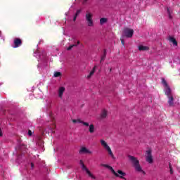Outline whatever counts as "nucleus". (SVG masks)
Returning <instances> with one entry per match:
<instances>
[{
    "label": "nucleus",
    "mask_w": 180,
    "mask_h": 180,
    "mask_svg": "<svg viewBox=\"0 0 180 180\" xmlns=\"http://www.w3.org/2000/svg\"><path fill=\"white\" fill-rule=\"evenodd\" d=\"M18 148H19V150H22L23 149V146H20Z\"/></svg>",
    "instance_id": "e433bc0d"
},
{
    "label": "nucleus",
    "mask_w": 180,
    "mask_h": 180,
    "mask_svg": "<svg viewBox=\"0 0 180 180\" xmlns=\"http://www.w3.org/2000/svg\"><path fill=\"white\" fill-rule=\"evenodd\" d=\"M100 142L101 143V146H103V147H104L105 150H107V148H109V146H108V143L104 140H101Z\"/></svg>",
    "instance_id": "dca6fc26"
},
{
    "label": "nucleus",
    "mask_w": 180,
    "mask_h": 180,
    "mask_svg": "<svg viewBox=\"0 0 180 180\" xmlns=\"http://www.w3.org/2000/svg\"><path fill=\"white\" fill-rule=\"evenodd\" d=\"M170 174H174V171L172 170V168L170 169Z\"/></svg>",
    "instance_id": "473e14b6"
},
{
    "label": "nucleus",
    "mask_w": 180,
    "mask_h": 180,
    "mask_svg": "<svg viewBox=\"0 0 180 180\" xmlns=\"http://www.w3.org/2000/svg\"><path fill=\"white\" fill-rule=\"evenodd\" d=\"M108 22V18H102L100 19V25H105Z\"/></svg>",
    "instance_id": "aec40b11"
},
{
    "label": "nucleus",
    "mask_w": 180,
    "mask_h": 180,
    "mask_svg": "<svg viewBox=\"0 0 180 180\" xmlns=\"http://www.w3.org/2000/svg\"><path fill=\"white\" fill-rule=\"evenodd\" d=\"M58 91H65V87L64 86H60L58 89Z\"/></svg>",
    "instance_id": "cd10ccee"
},
{
    "label": "nucleus",
    "mask_w": 180,
    "mask_h": 180,
    "mask_svg": "<svg viewBox=\"0 0 180 180\" xmlns=\"http://www.w3.org/2000/svg\"><path fill=\"white\" fill-rule=\"evenodd\" d=\"M92 14L89 12L86 13V20L87 22V25L89 27H92L94 26V20H92Z\"/></svg>",
    "instance_id": "20e7f679"
},
{
    "label": "nucleus",
    "mask_w": 180,
    "mask_h": 180,
    "mask_svg": "<svg viewBox=\"0 0 180 180\" xmlns=\"http://www.w3.org/2000/svg\"><path fill=\"white\" fill-rule=\"evenodd\" d=\"M146 161L147 162H148L149 164H153V155H151V150H148L146 151Z\"/></svg>",
    "instance_id": "423d86ee"
},
{
    "label": "nucleus",
    "mask_w": 180,
    "mask_h": 180,
    "mask_svg": "<svg viewBox=\"0 0 180 180\" xmlns=\"http://www.w3.org/2000/svg\"><path fill=\"white\" fill-rule=\"evenodd\" d=\"M101 167H104L105 168H108V169H110V171H111V172H112V174H114V175H115V176H117V177L120 176V178H122V179L126 180V178L123 177V176H126V173L123 172V171L118 170L117 173H116L115 169H113V167H110V165H105V164H101ZM120 175H122V176H120Z\"/></svg>",
    "instance_id": "f03ea898"
},
{
    "label": "nucleus",
    "mask_w": 180,
    "mask_h": 180,
    "mask_svg": "<svg viewBox=\"0 0 180 180\" xmlns=\"http://www.w3.org/2000/svg\"><path fill=\"white\" fill-rule=\"evenodd\" d=\"M107 116H108V111H106V110H103L101 115V119H106Z\"/></svg>",
    "instance_id": "f8f14e48"
},
{
    "label": "nucleus",
    "mask_w": 180,
    "mask_h": 180,
    "mask_svg": "<svg viewBox=\"0 0 180 180\" xmlns=\"http://www.w3.org/2000/svg\"><path fill=\"white\" fill-rule=\"evenodd\" d=\"M53 127H49V130H51V133H56V131H54V129H56V125H53Z\"/></svg>",
    "instance_id": "393cba45"
},
{
    "label": "nucleus",
    "mask_w": 180,
    "mask_h": 180,
    "mask_svg": "<svg viewBox=\"0 0 180 180\" xmlns=\"http://www.w3.org/2000/svg\"><path fill=\"white\" fill-rule=\"evenodd\" d=\"M169 169H170L171 168H172V165H171V163H169Z\"/></svg>",
    "instance_id": "f704fd0d"
},
{
    "label": "nucleus",
    "mask_w": 180,
    "mask_h": 180,
    "mask_svg": "<svg viewBox=\"0 0 180 180\" xmlns=\"http://www.w3.org/2000/svg\"><path fill=\"white\" fill-rule=\"evenodd\" d=\"M162 84L163 85V86H165L166 91H171V88H169V86L168 85V83L167 82V80H165V79L162 78Z\"/></svg>",
    "instance_id": "1a4fd4ad"
},
{
    "label": "nucleus",
    "mask_w": 180,
    "mask_h": 180,
    "mask_svg": "<svg viewBox=\"0 0 180 180\" xmlns=\"http://www.w3.org/2000/svg\"><path fill=\"white\" fill-rule=\"evenodd\" d=\"M79 13H81V10H77L76 11V13L75 14V16L77 17L78 18V15H79Z\"/></svg>",
    "instance_id": "bb28decb"
},
{
    "label": "nucleus",
    "mask_w": 180,
    "mask_h": 180,
    "mask_svg": "<svg viewBox=\"0 0 180 180\" xmlns=\"http://www.w3.org/2000/svg\"><path fill=\"white\" fill-rule=\"evenodd\" d=\"M105 58H106V49L103 50V55L101 56V59L100 60V63H102L103 61H105Z\"/></svg>",
    "instance_id": "f3484780"
},
{
    "label": "nucleus",
    "mask_w": 180,
    "mask_h": 180,
    "mask_svg": "<svg viewBox=\"0 0 180 180\" xmlns=\"http://www.w3.org/2000/svg\"><path fill=\"white\" fill-rule=\"evenodd\" d=\"M32 131H31V130H29V131H28V135L32 136Z\"/></svg>",
    "instance_id": "7c9ffc66"
},
{
    "label": "nucleus",
    "mask_w": 180,
    "mask_h": 180,
    "mask_svg": "<svg viewBox=\"0 0 180 180\" xmlns=\"http://www.w3.org/2000/svg\"><path fill=\"white\" fill-rule=\"evenodd\" d=\"M110 72H112V68H110Z\"/></svg>",
    "instance_id": "4c0bfd02"
},
{
    "label": "nucleus",
    "mask_w": 180,
    "mask_h": 180,
    "mask_svg": "<svg viewBox=\"0 0 180 180\" xmlns=\"http://www.w3.org/2000/svg\"><path fill=\"white\" fill-rule=\"evenodd\" d=\"M148 50H150V47H148V46H143V45H140L139 46V51H148Z\"/></svg>",
    "instance_id": "9b49d317"
},
{
    "label": "nucleus",
    "mask_w": 180,
    "mask_h": 180,
    "mask_svg": "<svg viewBox=\"0 0 180 180\" xmlns=\"http://www.w3.org/2000/svg\"><path fill=\"white\" fill-rule=\"evenodd\" d=\"M79 153V154H92V151L89 150L86 147H82Z\"/></svg>",
    "instance_id": "6e6552de"
},
{
    "label": "nucleus",
    "mask_w": 180,
    "mask_h": 180,
    "mask_svg": "<svg viewBox=\"0 0 180 180\" xmlns=\"http://www.w3.org/2000/svg\"><path fill=\"white\" fill-rule=\"evenodd\" d=\"M86 172V174H88L89 176L92 178V179H96V177H95V176H94V174H92V173H91V172L89 170Z\"/></svg>",
    "instance_id": "412c9836"
},
{
    "label": "nucleus",
    "mask_w": 180,
    "mask_h": 180,
    "mask_svg": "<svg viewBox=\"0 0 180 180\" xmlns=\"http://www.w3.org/2000/svg\"><path fill=\"white\" fill-rule=\"evenodd\" d=\"M2 136H3L2 130H1V128H0V137H2Z\"/></svg>",
    "instance_id": "2f4dec72"
},
{
    "label": "nucleus",
    "mask_w": 180,
    "mask_h": 180,
    "mask_svg": "<svg viewBox=\"0 0 180 180\" xmlns=\"http://www.w3.org/2000/svg\"><path fill=\"white\" fill-rule=\"evenodd\" d=\"M120 41H121L122 46H124V39H123V38H120Z\"/></svg>",
    "instance_id": "c85d7f7f"
},
{
    "label": "nucleus",
    "mask_w": 180,
    "mask_h": 180,
    "mask_svg": "<svg viewBox=\"0 0 180 180\" xmlns=\"http://www.w3.org/2000/svg\"><path fill=\"white\" fill-rule=\"evenodd\" d=\"M96 70V66H94L92 70L90 72L89 75L87 76V79H89L92 75L95 74V71Z\"/></svg>",
    "instance_id": "ddd939ff"
},
{
    "label": "nucleus",
    "mask_w": 180,
    "mask_h": 180,
    "mask_svg": "<svg viewBox=\"0 0 180 180\" xmlns=\"http://www.w3.org/2000/svg\"><path fill=\"white\" fill-rule=\"evenodd\" d=\"M165 94L167 95L168 98V103L169 106H174V96H172V93L171 91H167L165 92Z\"/></svg>",
    "instance_id": "39448f33"
},
{
    "label": "nucleus",
    "mask_w": 180,
    "mask_h": 180,
    "mask_svg": "<svg viewBox=\"0 0 180 180\" xmlns=\"http://www.w3.org/2000/svg\"><path fill=\"white\" fill-rule=\"evenodd\" d=\"M167 13L169 15V18L172 19V15H171V11H169V8H167Z\"/></svg>",
    "instance_id": "a878e982"
},
{
    "label": "nucleus",
    "mask_w": 180,
    "mask_h": 180,
    "mask_svg": "<svg viewBox=\"0 0 180 180\" xmlns=\"http://www.w3.org/2000/svg\"><path fill=\"white\" fill-rule=\"evenodd\" d=\"M89 131L91 134L93 133H95V126H94V124H90V125L89 124Z\"/></svg>",
    "instance_id": "4468645a"
},
{
    "label": "nucleus",
    "mask_w": 180,
    "mask_h": 180,
    "mask_svg": "<svg viewBox=\"0 0 180 180\" xmlns=\"http://www.w3.org/2000/svg\"><path fill=\"white\" fill-rule=\"evenodd\" d=\"M34 167V165L33 163H31V167L32 169H33Z\"/></svg>",
    "instance_id": "c9c22d12"
},
{
    "label": "nucleus",
    "mask_w": 180,
    "mask_h": 180,
    "mask_svg": "<svg viewBox=\"0 0 180 180\" xmlns=\"http://www.w3.org/2000/svg\"><path fill=\"white\" fill-rule=\"evenodd\" d=\"M79 164H80V165H82H82H84V162H82V160H80Z\"/></svg>",
    "instance_id": "72a5a7b5"
},
{
    "label": "nucleus",
    "mask_w": 180,
    "mask_h": 180,
    "mask_svg": "<svg viewBox=\"0 0 180 180\" xmlns=\"http://www.w3.org/2000/svg\"><path fill=\"white\" fill-rule=\"evenodd\" d=\"M128 158H129V160L133 164V166L136 172H139L140 174L146 175V172H144L143 169L141 168V166H140V162L139 161V160H137V158L131 155H128Z\"/></svg>",
    "instance_id": "f257e3e1"
},
{
    "label": "nucleus",
    "mask_w": 180,
    "mask_h": 180,
    "mask_svg": "<svg viewBox=\"0 0 180 180\" xmlns=\"http://www.w3.org/2000/svg\"><path fill=\"white\" fill-rule=\"evenodd\" d=\"M78 44H79V41H77V44H72V45L69 46V47H68L67 50L68 51H70V50H72L73 49V47H77L78 46Z\"/></svg>",
    "instance_id": "6ab92c4d"
},
{
    "label": "nucleus",
    "mask_w": 180,
    "mask_h": 180,
    "mask_svg": "<svg viewBox=\"0 0 180 180\" xmlns=\"http://www.w3.org/2000/svg\"><path fill=\"white\" fill-rule=\"evenodd\" d=\"M169 40V41L173 43L174 46H178V41H176V39H175V38L170 37Z\"/></svg>",
    "instance_id": "2eb2a0df"
},
{
    "label": "nucleus",
    "mask_w": 180,
    "mask_h": 180,
    "mask_svg": "<svg viewBox=\"0 0 180 180\" xmlns=\"http://www.w3.org/2000/svg\"><path fill=\"white\" fill-rule=\"evenodd\" d=\"M53 75H54L55 78H57L58 77H61V72H55Z\"/></svg>",
    "instance_id": "4be33fe9"
},
{
    "label": "nucleus",
    "mask_w": 180,
    "mask_h": 180,
    "mask_svg": "<svg viewBox=\"0 0 180 180\" xmlns=\"http://www.w3.org/2000/svg\"><path fill=\"white\" fill-rule=\"evenodd\" d=\"M72 122L73 123H82V124H84V126H86V127H88V126H89V123L85 122L84 121H81L80 120H72Z\"/></svg>",
    "instance_id": "9d476101"
},
{
    "label": "nucleus",
    "mask_w": 180,
    "mask_h": 180,
    "mask_svg": "<svg viewBox=\"0 0 180 180\" xmlns=\"http://www.w3.org/2000/svg\"><path fill=\"white\" fill-rule=\"evenodd\" d=\"M133 34H134V30L130 29L129 27L124 28L122 31V37H127L128 39H130L133 37Z\"/></svg>",
    "instance_id": "7ed1b4c3"
},
{
    "label": "nucleus",
    "mask_w": 180,
    "mask_h": 180,
    "mask_svg": "<svg viewBox=\"0 0 180 180\" xmlns=\"http://www.w3.org/2000/svg\"><path fill=\"white\" fill-rule=\"evenodd\" d=\"M85 2L88 1V0H84Z\"/></svg>",
    "instance_id": "58836bf2"
},
{
    "label": "nucleus",
    "mask_w": 180,
    "mask_h": 180,
    "mask_svg": "<svg viewBox=\"0 0 180 180\" xmlns=\"http://www.w3.org/2000/svg\"><path fill=\"white\" fill-rule=\"evenodd\" d=\"M14 49H18V47H20L22 46V39L20 38H15L14 39Z\"/></svg>",
    "instance_id": "0eeeda50"
},
{
    "label": "nucleus",
    "mask_w": 180,
    "mask_h": 180,
    "mask_svg": "<svg viewBox=\"0 0 180 180\" xmlns=\"http://www.w3.org/2000/svg\"><path fill=\"white\" fill-rule=\"evenodd\" d=\"M82 171H86V172L89 171V169H87V167H86V166H85V165H82Z\"/></svg>",
    "instance_id": "5701e85b"
},
{
    "label": "nucleus",
    "mask_w": 180,
    "mask_h": 180,
    "mask_svg": "<svg viewBox=\"0 0 180 180\" xmlns=\"http://www.w3.org/2000/svg\"><path fill=\"white\" fill-rule=\"evenodd\" d=\"M58 95L59 98H63V95H64V91H59Z\"/></svg>",
    "instance_id": "b1692460"
},
{
    "label": "nucleus",
    "mask_w": 180,
    "mask_h": 180,
    "mask_svg": "<svg viewBox=\"0 0 180 180\" xmlns=\"http://www.w3.org/2000/svg\"><path fill=\"white\" fill-rule=\"evenodd\" d=\"M77 17L76 15L74 16V18H73V22H75V21L77 20Z\"/></svg>",
    "instance_id": "c756f323"
},
{
    "label": "nucleus",
    "mask_w": 180,
    "mask_h": 180,
    "mask_svg": "<svg viewBox=\"0 0 180 180\" xmlns=\"http://www.w3.org/2000/svg\"><path fill=\"white\" fill-rule=\"evenodd\" d=\"M106 150L108 152L109 155H110V157H112V158L115 159V155H113V152H112V149H110V147H109Z\"/></svg>",
    "instance_id": "a211bd4d"
}]
</instances>
